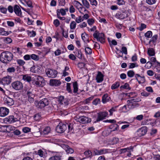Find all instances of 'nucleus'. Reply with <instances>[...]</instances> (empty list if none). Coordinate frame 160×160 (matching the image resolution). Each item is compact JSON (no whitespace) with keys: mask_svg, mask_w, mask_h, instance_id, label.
I'll use <instances>...</instances> for the list:
<instances>
[{"mask_svg":"<svg viewBox=\"0 0 160 160\" xmlns=\"http://www.w3.org/2000/svg\"><path fill=\"white\" fill-rule=\"evenodd\" d=\"M152 66V63L151 62H148L145 64V67L147 68H150Z\"/></svg>","mask_w":160,"mask_h":160,"instance_id":"nucleus-62","label":"nucleus"},{"mask_svg":"<svg viewBox=\"0 0 160 160\" xmlns=\"http://www.w3.org/2000/svg\"><path fill=\"white\" fill-rule=\"evenodd\" d=\"M157 0H146V2L149 5H152L155 4Z\"/></svg>","mask_w":160,"mask_h":160,"instance_id":"nucleus-55","label":"nucleus"},{"mask_svg":"<svg viewBox=\"0 0 160 160\" xmlns=\"http://www.w3.org/2000/svg\"><path fill=\"white\" fill-rule=\"evenodd\" d=\"M1 128H6L7 129H9L10 131L13 130H14L15 127L12 126H2Z\"/></svg>","mask_w":160,"mask_h":160,"instance_id":"nucleus-49","label":"nucleus"},{"mask_svg":"<svg viewBox=\"0 0 160 160\" xmlns=\"http://www.w3.org/2000/svg\"><path fill=\"white\" fill-rule=\"evenodd\" d=\"M108 115L107 112H100L98 113V117L96 119V121L98 122L105 118Z\"/></svg>","mask_w":160,"mask_h":160,"instance_id":"nucleus-12","label":"nucleus"},{"mask_svg":"<svg viewBox=\"0 0 160 160\" xmlns=\"http://www.w3.org/2000/svg\"><path fill=\"white\" fill-rule=\"evenodd\" d=\"M73 92L75 93H77L78 91V84L76 82H74L73 84Z\"/></svg>","mask_w":160,"mask_h":160,"instance_id":"nucleus-35","label":"nucleus"},{"mask_svg":"<svg viewBox=\"0 0 160 160\" xmlns=\"http://www.w3.org/2000/svg\"><path fill=\"white\" fill-rule=\"evenodd\" d=\"M11 82V76H7L3 78L2 79V82L3 84H8Z\"/></svg>","mask_w":160,"mask_h":160,"instance_id":"nucleus-19","label":"nucleus"},{"mask_svg":"<svg viewBox=\"0 0 160 160\" xmlns=\"http://www.w3.org/2000/svg\"><path fill=\"white\" fill-rule=\"evenodd\" d=\"M158 36L157 35H154L151 38L149 41V43L152 42L153 44H155L156 43L157 40L158 38Z\"/></svg>","mask_w":160,"mask_h":160,"instance_id":"nucleus-28","label":"nucleus"},{"mask_svg":"<svg viewBox=\"0 0 160 160\" xmlns=\"http://www.w3.org/2000/svg\"><path fill=\"white\" fill-rule=\"evenodd\" d=\"M103 75L100 72H98L96 77V80L98 83L102 82L103 80Z\"/></svg>","mask_w":160,"mask_h":160,"instance_id":"nucleus-23","label":"nucleus"},{"mask_svg":"<svg viewBox=\"0 0 160 160\" xmlns=\"http://www.w3.org/2000/svg\"><path fill=\"white\" fill-rule=\"evenodd\" d=\"M27 95L28 101L30 103L33 102L34 101V95L32 92L28 91L27 92Z\"/></svg>","mask_w":160,"mask_h":160,"instance_id":"nucleus-18","label":"nucleus"},{"mask_svg":"<svg viewBox=\"0 0 160 160\" xmlns=\"http://www.w3.org/2000/svg\"><path fill=\"white\" fill-rule=\"evenodd\" d=\"M62 147L65 150L67 153L72 154L74 152L73 149L67 145H63Z\"/></svg>","mask_w":160,"mask_h":160,"instance_id":"nucleus-20","label":"nucleus"},{"mask_svg":"<svg viewBox=\"0 0 160 160\" xmlns=\"http://www.w3.org/2000/svg\"><path fill=\"white\" fill-rule=\"evenodd\" d=\"M110 98L107 94H104L102 97V101L103 103H105L109 101Z\"/></svg>","mask_w":160,"mask_h":160,"instance_id":"nucleus-27","label":"nucleus"},{"mask_svg":"<svg viewBox=\"0 0 160 160\" xmlns=\"http://www.w3.org/2000/svg\"><path fill=\"white\" fill-rule=\"evenodd\" d=\"M147 130V128L146 127H142L138 130L137 134L139 137H141L146 134Z\"/></svg>","mask_w":160,"mask_h":160,"instance_id":"nucleus-14","label":"nucleus"},{"mask_svg":"<svg viewBox=\"0 0 160 160\" xmlns=\"http://www.w3.org/2000/svg\"><path fill=\"white\" fill-rule=\"evenodd\" d=\"M51 128L49 127L45 128L43 130L42 132L44 134H48L50 132Z\"/></svg>","mask_w":160,"mask_h":160,"instance_id":"nucleus-33","label":"nucleus"},{"mask_svg":"<svg viewBox=\"0 0 160 160\" xmlns=\"http://www.w3.org/2000/svg\"><path fill=\"white\" fill-rule=\"evenodd\" d=\"M109 150L108 149H103L100 150L97 149L94 150V153L95 155H99L105 154L109 152Z\"/></svg>","mask_w":160,"mask_h":160,"instance_id":"nucleus-13","label":"nucleus"},{"mask_svg":"<svg viewBox=\"0 0 160 160\" xmlns=\"http://www.w3.org/2000/svg\"><path fill=\"white\" fill-rule=\"evenodd\" d=\"M37 154L40 157H42L44 156V153L41 149H39L38 151Z\"/></svg>","mask_w":160,"mask_h":160,"instance_id":"nucleus-51","label":"nucleus"},{"mask_svg":"<svg viewBox=\"0 0 160 160\" xmlns=\"http://www.w3.org/2000/svg\"><path fill=\"white\" fill-rule=\"evenodd\" d=\"M134 74V72L132 70H129L127 72V75L129 77H133Z\"/></svg>","mask_w":160,"mask_h":160,"instance_id":"nucleus-52","label":"nucleus"},{"mask_svg":"<svg viewBox=\"0 0 160 160\" xmlns=\"http://www.w3.org/2000/svg\"><path fill=\"white\" fill-rule=\"evenodd\" d=\"M71 84L70 83H67V90L69 93H72V91L70 87Z\"/></svg>","mask_w":160,"mask_h":160,"instance_id":"nucleus-59","label":"nucleus"},{"mask_svg":"<svg viewBox=\"0 0 160 160\" xmlns=\"http://www.w3.org/2000/svg\"><path fill=\"white\" fill-rule=\"evenodd\" d=\"M9 110L5 107L0 108V116L4 117L7 115L9 113Z\"/></svg>","mask_w":160,"mask_h":160,"instance_id":"nucleus-16","label":"nucleus"},{"mask_svg":"<svg viewBox=\"0 0 160 160\" xmlns=\"http://www.w3.org/2000/svg\"><path fill=\"white\" fill-rule=\"evenodd\" d=\"M88 24L90 25H92L94 22V20L92 18L89 19L87 21Z\"/></svg>","mask_w":160,"mask_h":160,"instance_id":"nucleus-63","label":"nucleus"},{"mask_svg":"<svg viewBox=\"0 0 160 160\" xmlns=\"http://www.w3.org/2000/svg\"><path fill=\"white\" fill-rule=\"evenodd\" d=\"M120 86L119 82H117L113 84L111 86V88L112 89H114L118 88Z\"/></svg>","mask_w":160,"mask_h":160,"instance_id":"nucleus-40","label":"nucleus"},{"mask_svg":"<svg viewBox=\"0 0 160 160\" xmlns=\"http://www.w3.org/2000/svg\"><path fill=\"white\" fill-rule=\"evenodd\" d=\"M79 12L82 14H84V13H85L86 12H88V11H87L86 9L83 7L82 6L81 7L79 8L78 9Z\"/></svg>","mask_w":160,"mask_h":160,"instance_id":"nucleus-38","label":"nucleus"},{"mask_svg":"<svg viewBox=\"0 0 160 160\" xmlns=\"http://www.w3.org/2000/svg\"><path fill=\"white\" fill-rule=\"evenodd\" d=\"M22 79L24 81H26L28 82H30L32 79L31 76L28 75H23Z\"/></svg>","mask_w":160,"mask_h":160,"instance_id":"nucleus-29","label":"nucleus"},{"mask_svg":"<svg viewBox=\"0 0 160 160\" xmlns=\"http://www.w3.org/2000/svg\"><path fill=\"white\" fill-rule=\"evenodd\" d=\"M74 53L78 58L81 59L82 58V53L80 50L77 49L76 52H74Z\"/></svg>","mask_w":160,"mask_h":160,"instance_id":"nucleus-30","label":"nucleus"},{"mask_svg":"<svg viewBox=\"0 0 160 160\" xmlns=\"http://www.w3.org/2000/svg\"><path fill=\"white\" fill-rule=\"evenodd\" d=\"M30 70L34 73H39L41 72V68L38 65H33L31 68Z\"/></svg>","mask_w":160,"mask_h":160,"instance_id":"nucleus-15","label":"nucleus"},{"mask_svg":"<svg viewBox=\"0 0 160 160\" xmlns=\"http://www.w3.org/2000/svg\"><path fill=\"white\" fill-rule=\"evenodd\" d=\"M15 71V68L13 67H11L8 68L7 70L8 72L11 73L14 72Z\"/></svg>","mask_w":160,"mask_h":160,"instance_id":"nucleus-47","label":"nucleus"},{"mask_svg":"<svg viewBox=\"0 0 160 160\" xmlns=\"http://www.w3.org/2000/svg\"><path fill=\"white\" fill-rule=\"evenodd\" d=\"M12 88L16 90H19L22 89L23 84L20 81H17L13 82L11 84Z\"/></svg>","mask_w":160,"mask_h":160,"instance_id":"nucleus-7","label":"nucleus"},{"mask_svg":"<svg viewBox=\"0 0 160 160\" xmlns=\"http://www.w3.org/2000/svg\"><path fill=\"white\" fill-rule=\"evenodd\" d=\"M120 88H123L126 89H130L131 88L129 87V85L127 83H126L124 85L121 86L120 87Z\"/></svg>","mask_w":160,"mask_h":160,"instance_id":"nucleus-46","label":"nucleus"},{"mask_svg":"<svg viewBox=\"0 0 160 160\" xmlns=\"http://www.w3.org/2000/svg\"><path fill=\"white\" fill-rule=\"evenodd\" d=\"M73 4L78 9L80 8L82 6V4L76 0L73 2Z\"/></svg>","mask_w":160,"mask_h":160,"instance_id":"nucleus-32","label":"nucleus"},{"mask_svg":"<svg viewBox=\"0 0 160 160\" xmlns=\"http://www.w3.org/2000/svg\"><path fill=\"white\" fill-rule=\"evenodd\" d=\"M13 57V55L12 53L8 51H5L1 53L0 60L2 62L7 63L8 61H11Z\"/></svg>","mask_w":160,"mask_h":160,"instance_id":"nucleus-1","label":"nucleus"},{"mask_svg":"<svg viewBox=\"0 0 160 160\" xmlns=\"http://www.w3.org/2000/svg\"><path fill=\"white\" fill-rule=\"evenodd\" d=\"M53 24L56 27H58L60 23L58 20L56 19L54 21Z\"/></svg>","mask_w":160,"mask_h":160,"instance_id":"nucleus-60","label":"nucleus"},{"mask_svg":"<svg viewBox=\"0 0 160 160\" xmlns=\"http://www.w3.org/2000/svg\"><path fill=\"white\" fill-rule=\"evenodd\" d=\"M3 40L4 43L7 44L11 43L12 42V39L9 37L4 38Z\"/></svg>","mask_w":160,"mask_h":160,"instance_id":"nucleus-37","label":"nucleus"},{"mask_svg":"<svg viewBox=\"0 0 160 160\" xmlns=\"http://www.w3.org/2000/svg\"><path fill=\"white\" fill-rule=\"evenodd\" d=\"M82 2L83 5L87 8H89L90 5L87 0H82Z\"/></svg>","mask_w":160,"mask_h":160,"instance_id":"nucleus-36","label":"nucleus"},{"mask_svg":"<svg viewBox=\"0 0 160 160\" xmlns=\"http://www.w3.org/2000/svg\"><path fill=\"white\" fill-rule=\"evenodd\" d=\"M129 13V12L128 11H125L122 12H119L117 13L115 17L118 19H123L128 16Z\"/></svg>","mask_w":160,"mask_h":160,"instance_id":"nucleus-10","label":"nucleus"},{"mask_svg":"<svg viewBox=\"0 0 160 160\" xmlns=\"http://www.w3.org/2000/svg\"><path fill=\"white\" fill-rule=\"evenodd\" d=\"M140 101V100L138 99H132L128 100L127 102L128 108L130 109L135 108L137 105V104L136 102H138Z\"/></svg>","mask_w":160,"mask_h":160,"instance_id":"nucleus-5","label":"nucleus"},{"mask_svg":"<svg viewBox=\"0 0 160 160\" xmlns=\"http://www.w3.org/2000/svg\"><path fill=\"white\" fill-rule=\"evenodd\" d=\"M32 82L33 84L37 87H42L45 85L43 78L37 75H35L32 78Z\"/></svg>","mask_w":160,"mask_h":160,"instance_id":"nucleus-2","label":"nucleus"},{"mask_svg":"<svg viewBox=\"0 0 160 160\" xmlns=\"http://www.w3.org/2000/svg\"><path fill=\"white\" fill-rule=\"evenodd\" d=\"M49 100L47 98H43L39 101L38 103L37 107L40 108H42L48 105Z\"/></svg>","mask_w":160,"mask_h":160,"instance_id":"nucleus-8","label":"nucleus"},{"mask_svg":"<svg viewBox=\"0 0 160 160\" xmlns=\"http://www.w3.org/2000/svg\"><path fill=\"white\" fill-rule=\"evenodd\" d=\"M148 53L150 56H154L155 54L154 50L151 48H149L148 49Z\"/></svg>","mask_w":160,"mask_h":160,"instance_id":"nucleus-34","label":"nucleus"},{"mask_svg":"<svg viewBox=\"0 0 160 160\" xmlns=\"http://www.w3.org/2000/svg\"><path fill=\"white\" fill-rule=\"evenodd\" d=\"M47 75L49 78H55L58 74L57 71L54 69L48 68L46 71Z\"/></svg>","mask_w":160,"mask_h":160,"instance_id":"nucleus-9","label":"nucleus"},{"mask_svg":"<svg viewBox=\"0 0 160 160\" xmlns=\"http://www.w3.org/2000/svg\"><path fill=\"white\" fill-rule=\"evenodd\" d=\"M152 35V32L150 31H149L145 33L144 36L147 38H151Z\"/></svg>","mask_w":160,"mask_h":160,"instance_id":"nucleus-39","label":"nucleus"},{"mask_svg":"<svg viewBox=\"0 0 160 160\" xmlns=\"http://www.w3.org/2000/svg\"><path fill=\"white\" fill-rule=\"evenodd\" d=\"M75 119L77 122L82 123H88L91 121V119L90 118L84 116H77L75 118Z\"/></svg>","mask_w":160,"mask_h":160,"instance_id":"nucleus-4","label":"nucleus"},{"mask_svg":"<svg viewBox=\"0 0 160 160\" xmlns=\"http://www.w3.org/2000/svg\"><path fill=\"white\" fill-rule=\"evenodd\" d=\"M31 129L28 127H24L22 129V131L24 133H27L30 131Z\"/></svg>","mask_w":160,"mask_h":160,"instance_id":"nucleus-64","label":"nucleus"},{"mask_svg":"<svg viewBox=\"0 0 160 160\" xmlns=\"http://www.w3.org/2000/svg\"><path fill=\"white\" fill-rule=\"evenodd\" d=\"M118 107L116 106L114 107H112L111 109H110L109 111V112L110 113L109 115L110 116H111L112 115L113 113V112H115L116 110V109Z\"/></svg>","mask_w":160,"mask_h":160,"instance_id":"nucleus-45","label":"nucleus"},{"mask_svg":"<svg viewBox=\"0 0 160 160\" xmlns=\"http://www.w3.org/2000/svg\"><path fill=\"white\" fill-rule=\"evenodd\" d=\"M11 33V31H7L4 30V28H0V35L7 36Z\"/></svg>","mask_w":160,"mask_h":160,"instance_id":"nucleus-26","label":"nucleus"},{"mask_svg":"<svg viewBox=\"0 0 160 160\" xmlns=\"http://www.w3.org/2000/svg\"><path fill=\"white\" fill-rule=\"evenodd\" d=\"M14 11L16 14L19 16L22 15V12L20 8L18 5H15L14 7Z\"/></svg>","mask_w":160,"mask_h":160,"instance_id":"nucleus-24","label":"nucleus"},{"mask_svg":"<svg viewBox=\"0 0 160 160\" xmlns=\"http://www.w3.org/2000/svg\"><path fill=\"white\" fill-rule=\"evenodd\" d=\"M85 66V64L83 62H79L78 64V67L81 69L83 68Z\"/></svg>","mask_w":160,"mask_h":160,"instance_id":"nucleus-61","label":"nucleus"},{"mask_svg":"<svg viewBox=\"0 0 160 160\" xmlns=\"http://www.w3.org/2000/svg\"><path fill=\"white\" fill-rule=\"evenodd\" d=\"M58 101L59 103L65 106L67 105L68 104V100L65 99L64 97L62 96H60L58 98Z\"/></svg>","mask_w":160,"mask_h":160,"instance_id":"nucleus-17","label":"nucleus"},{"mask_svg":"<svg viewBox=\"0 0 160 160\" xmlns=\"http://www.w3.org/2000/svg\"><path fill=\"white\" fill-rule=\"evenodd\" d=\"M85 50L86 54H91L92 53V50L91 49L88 47H85Z\"/></svg>","mask_w":160,"mask_h":160,"instance_id":"nucleus-42","label":"nucleus"},{"mask_svg":"<svg viewBox=\"0 0 160 160\" xmlns=\"http://www.w3.org/2000/svg\"><path fill=\"white\" fill-rule=\"evenodd\" d=\"M31 56V59L35 60V61H38L39 59V58L38 56L35 54H32Z\"/></svg>","mask_w":160,"mask_h":160,"instance_id":"nucleus-44","label":"nucleus"},{"mask_svg":"<svg viewBox=\"0 0 160 160\" xmlns=\"http://www.w3.org/2000/svg\"><path fill=\"white\" fill-rule=\"evenodd\" d=\"M93 36L97 39L98 41H100L101 43H103L105 42V38L103 33H100L97 30H96L93 34Z\"/></svg>","mask_w":160,"mask_h":160,"instance_id":"nucleus-3","label":"nucleus"},{"mask_svg":"<svg viewBox=\"0 0 160 160\" xmlns=\"http://www.w3.org/2000/svg\"><path fill=\"white\" fill-rule=\"evenodd\" d=\"M5 121L9 123H12L18 121V118H14L13 116L10 115L7 118H6Z\"/></svg>","mask_w":160,"mask_h":160,"instance_id":"nucleus-22","label":"nucleus"},{"mask_svg":"<svg viewBox=\"0 0 160 160\" xmlns=\"http://www.w3.org/2000/svg\"><path fill=\"white\" fill-rule=\"evenodd\" d=\"M5 102L9 106L12 105L14 103L13 100L9 97H7L5 99Z\"/></svg>","mask_w":160,"mask_h":160,"instance_id":"nucleus-25","label":"nucleus"},{"mask_svg":"<svg viewBox=\"0 0 160 160\" xmlns=\"http://www.w3.org/2000/svg\"><path fill=\"white\" fill-rule=\"evenodd\" d=\"M17 62L18 64L20 66H23L25 63V61L21 59H18L17 60Z\"/></svg>","mask_w":160,"mask_h":160,"instance_id":"nucleus-53","label":"nucleus"},{"mask_svg":"<svg viewBox=\"0 0 160 160\" xmlns=\"http://www.w3.org/2000/svg\"><path fill=\"white\" fill-rule=\"evenodd\" d=\"M122 51L119 50V52L120 53H122V55H119V57H122V53H123L125 54H127V48L125 47H123L122 48Z\"/></svg>","mask_w":160,"mask_h":160,"instance_id":"nucleus-31","label":"nucleus"},{"mask_svg":"<svg viewBox=\"0 0 160 160\" xmlns=\"http://www.w3.org/2000/svg\"><path fill=\"white\" fill-rule=\"evenodd\" d=\"M90 2V4L92 6H96L98 3L96 0H88Z\"/></svg>","mask_w":160,"mask_h":160,"instance_id":"nucleus-56","label":"nucleus"},{"mask_svg":"<svg viewBox=\"0 0 160 160\" xmlns=\"http://www.w3.org/2000/svg\"><path fill=\"white\" fill-rule=\"evenodd\" d=\"M84 155L88 157H90L92 155V152L88 150L85 152L84 153Z\"/></svg>","mask_w":160,"mask_h":160,"instance_id":"nucleus-50","label":"nucleus"},{"mask_svg":"<svg viewBox=\"0 0 160 160\" xmlns=\"http://www.w3.org/2000/svg\"><path fill=\"white\" fill-rule=\"evenodd\" d=\"M122 112H126L127 111L129 110L130 109H129L128 108V106L127 105H125L122 108Z\"/></svg>","mask_w":160,"mask_h":160,"instance_id":"nucleus-57","label":"nucleus"},{"mask_svg":"<svg viewBox=\"0 0 160 160\" xmlns=\"http://www.w3.org/2000/svg\"><path fill=\"white\" fill-rule=\"evenodd\" d=\"M67 128L66 124L60 122L59 123L56 128V132L59 133H62L66 130Z\"/></svg>","mask_w":160,"mask_h":160,"instance_id":"nucleus-6","label":"nucleus"},{"mask_svg":"<svg viewBox=\"0 0 160 160\" xmlns=\"http://www.w3.org/2000/svg\"><path fill=\"white\" fill-rule=\"evenodd\" d=\"M61 82L60 81L56 79H51L50 81V85L53 86H58L60 85Z\"/></svg>","mask_w":160,"mask_h":160,"instance_id":"nucleus-21","label":"nucleus"},{"mask_svg":"<svg viewBox=\"0 0 160 160\" xmlns=\"http://www.w3.org/2000/svg\"><path fill=\"white\" fill-rule=\"evenodd\" d=\"M83 20V19L82 18V17L81 16H79L76 18L75 22L77 23H79Z\"/></svg>","mask_w":160,"mask_h":160,"instance_id":"nucleus-54","label":"nucleus"},{"mask_svg":"<svg viewBox=\"0 0 160 160\" xmlns=\"http://www.w3.org/2000/svg\"><path fill=\"white\" fill-rule=\"evenodd\" d=\"M137 81L139 84L144 83L145 81V77L144 76L142 77L141 76Z\"/></svg>","mask_w":160,"mask_h":160,"instance_id":"nucleus-43","label":"nucleus"},{"mask_svg":"<svg viewBox=\"0 0 160 160\" xmlns=\"http://www.w3.org/2000/svg\"><path fill=\"white\" fill-rule=\"evenodd\" d=\"M54 155L50 157L48 160H61L62 155L60 152H54Z\"/></svg>","mask_w":160,"mask_h":160,"instance_id":"nucleus-11","label":"nucleus"},{"mask_svg":"<svg viewBox=\"0 0 160 160\" xmlns=\"http://www.w3.org/2000/svg\"><path fill=\"white\" fill-rule=\"evenodd\" d=\"M130 65L129 66V68H132L135 67H138V65L136 63H130Z\"/></svg>","mask_w":160,"mask_h":160,"instance_id":"nucleus-58","label":"nucleus"},{"mask_svg":"<svg viewBox=\"0 0 160 160\" xmlns=\"http://www.w3.org/2000/svg\"><path fill=\"white\" fill-rule=\"evenodd\" d=\"M76 24L74 21H72L70 24V28L71 29H74L76 27Z\"/></svg>","mask_w":160,"mask_h":160,"instance_id":"nucleus-48","label":"nucleus"},{"mask_svg":"<svg viewBox=\"0 0 160 160\" xmlns=\"http://www.w3.org/2000/svg\"><path fill=\"white\" fill-rule=\"evenodd\" d=\"M67 126H68V131L69 132H72L73 131V124L72 123H69V124H66Z\"/></svg>","mask_w":160,"mask_h":160,"instance_id":"nucleus-41","label":"nucleus"}]
</instances>
